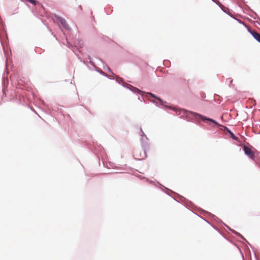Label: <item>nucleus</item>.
I'll list each match as a JSON object with an SVG mask.
<instances>
[{
    "label": "nucleus",
    "instance_id": "obj_1",
    "mask_svg": "<svg viewBox=\"0 0 260 260\" xmlns=\"http://www.w3.org/2000/svg\"><path fill=\"white\" fill-rule=\"evenodd\" d=\"M243 149L245 154L247 155L249 158L255 161V158L256 155L257 154L258 152L255 149L252 147H249L247 145H244Z\"/></svg>",
    "mask_w": 260,
    "mask_h": 260
},
{
    "label": "nucleus",
    "instance_id": "obj_2",
    "mask_svg": "<svg viewBox=\"0 0 260 260\" xmlns=\"http://www.w3.org/2000/svg\"><path fill=\"white\" fill-rule=\"evenodd\" d=\"M147 146H145L144 148L138 149L134 152V155L136 159L142 160L145 159L146 156V148ZM149 147H148V148Z\"/></svg>",
    "mask_w": 260,
    "mask_h": 260
},
{
    "label": "nucleus",
    "instance_id": "obj_3",
    "mask_svg": "<svg viewBox=\"0 0 260 260\" xmlns=\"http://www.w3.org/2000/svg\"><path fill=\"white\" fill-rule=\"evenodd\" d=\"M189 113L193 117L194 119L197 121H198L200 119H201L203 121L208 120V121L212 122L214 123L215 124H217V123L212 119L207 118L206 117H205L204 116H203L200 114H198L197 113H195L193 112L189 111Z\"/></svg>",
    "mask_w": 260,
    "mask_h": 260
},
{
    "label": "nucleus",
    "instance_id": "obj_4",
    "mask_svg": "<svg viewBox=\"0 0 260 260\" xmlns=\"http://www.w3.org/2000/svg\"><path fill=\"white\" fill-rule=\"evenodd\" d=\"M56 18H57L58 23H59L62 27H63L64 28L68 29L69 28V25H68L66 21L63 18L60 17H57L56 16Z\"/></svg>",
    "mask_w": 260,
    "mask_h": 260
},
{
    "label": "nucleus",
    "instance_id": "obj_5",
    "mask_svg": "<svg viewBox=\"0 0 260 260\" xmlns=\"http://www.w3.org/2000/svg\"><path fill=\"white\" fill-rule=\"evenodd\" d=\"M254 38L260 43V34L255 30L250 31Z\"/></svg>",
    "mask_w": 260,
    "mask_h": 260
},
{
    "label": "nucleus",
    "instance_id": "obj_6",
    "mask_svg": "<svg viewBox=\"0 0 260 260\" xmlns=\"http://www.w3.org/2000/svg\"><path fill=\"white\" fill-rule=\"evenodd\" d=\"M23 1H25V2H29L31 4H33L34 5H36L37 3V2L35 0H23Z\"/></svg>",
    "mask_w": 260,
    "mask_h": 260
},
{
    "label": "nucleus",
    "instance_id": "obj_7",
    "mask_svg": "<svg viewBox=\"0 0 260 260\" xmlns=\"http://www.w3.org/2000/svg\"><path fill=\"white\" fill-rule=\"evenodd\" d=\"M148 94H149L150 95H151V96L152 97L155 98H156L158 100H159V101H161V100L159 98L156 97V96H155V95L154 94H152V93H149Z\"/></svg>",
    "mask_w": 260,
    "mask_h": 260
},
{
    "label": "nucleus",
    "instance_id": "obj_8",
    "mask_svg": "<svg viewBox=\"0 0 260 260\" xmlns=\"http://www.w3.org/2000/svg\"><path fill=\"white\" fill-rule=\"evenodd\" d=\"M231 136H232V138L234 139V140H238V138L236 137L235 136H234V134H231Z\"/></svg>",
    "mask_w": 260,
    "mask_h": 260
},
{
    "label": "nucleus",
    "instance_id": "obj_9",
    "mask_svg": "<svg viewBox=\"0 0 260 260\" xmlns=\"http://www.w3.org/2000/svg\"><path fill=\"white\" fill-rule=\"evenodd\" d=\"M144 137H145L146 139H147V137H146V136L145 135H142V139H144Z\"/></svg>",
    "mask_w": 260,
    "mask_h": 260
}]
</instances>
